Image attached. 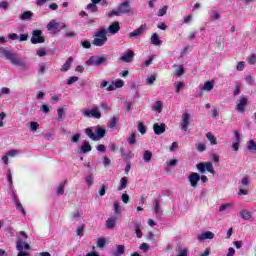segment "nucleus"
Masks as SVG:
<instances>
[{
    "mask_svg": "<svg viewBox=\"0 0 256 256\" xmlns=\"http://www.w3.org/2000/svg\"><path fill=\"white\" fill-rule=\"evenodd\" d=\"M108 40L109 38H107V29L100 28L93 35L92 45H94V47H103V45H105Z\"/></svg>",
    "mask_w": 256,
    "mask_h": 256,
    "instance_id": "obj_1",
    "label": "nucleus"
},
{
    "mask_svg": "<svg viewBox=\"0 0 256 256\" xmlns=\"http://www.w3.org/2000/svg\"><path fill=\"white\" fill-rule=\"evenodd\" d=\"M77 81H79V77L72 76L68 78L67 85H73V83H77Z\"/></svg>",
    "mask_w": 256,
    "mask_h": 256,
    "instance_id": "obj_57",
    "label": "nucleus"
},
{
    "mask_svg": "<svg viewBox=\"0 0 256 256\" xmlns=\"http://www.w3.org/2000/svg\"><path fill=\"white\" fill-rule=\"evenodd\" d=\"M247 149L251 153H256V142H254V140H249L247 142Z\"/></svg>",
    "mask_w": 256,
    "mask_h": 256,
    "instance_id": "obj_28",
    "label": "nucleus"
},
{
    "mask_svg": "<svg viewBox=\"0 0 256 256\" xmlns=\"http://www.w3.org/2000/svg\"><path fill=\"white\" fill-rule=\"evenodd\" d=\"M214 87H215L214 81H207L204 83V86L202 87V91H213Z\"/></svg>",
    "mask_w": 256,
    "mask_h": 256,
    "instance_id": "obj_24",
    "label": "nucleus"
},
{
    "mask_svg": "<svg viewBox=\"0 0 256 256\" xmlns=\"http://www.w3.org/2000/svg\"><path fill=\"white\" fill-rule=\"evenodd\" d=\"M116 224H117V216L110 217L106 220L107 229H115Z\"/></svg>",
    "mask_w": 256,
    "mask_h": 256,
    "instance_id": "obj_19",
    "label": "nucleus"
},
{
    "mask_svg": "<svg viewBox=\"0 0 256 256\" xmlns=\"http://www.w3.org/2000/svg\"><path fill=\"white\" fill-rule=\"evenodd\" d=\"M188 181L190 183V186L193 187V189H197V185L201 181V175H199V173L192 172L188 176Z\"/></svg>",
    "mask_w": 256,
    "mask_h": 256,
    "instance_id": "obj_10",
    "label": "nucleus"
},
{
    "mask_svg": "<svg viewBox=\"0 0 256 256\" xmlns=\"http://www.w3.org/2000/svg\"><path fill=\"white\" fill-rule=\"evenodd\" d=\"M196 149L197 151H199V153H203V151L207 149V146L205 145V143L199 142L198 144H196Z\"/></svg>",
    "mask_w": 256,
    "mask_h": 256,
    "instance_id": "obj_42",
    "label": "nucleus"
},
{
    "mask_svg": "<svg viewBox=\"0 0 256 256\" xmlns=\"http://www.w3.org/2000/svg\"><path fill=\"white\" fill-rule=\"evenodd\" d=\"M123 85H125V83L123 82V80L119 79L116 80L114 86L116 87V89H121V87H123Z\"/></svg>",
    "mask_w": 256,
    "mask_h": 256,
    "instance_id": "obj_64",
    "label": "nucleus"
},
{
    "mask_svg": "<svg viewBox=\"0 0 256 256\" xmlns=\"http://www.w3.org/2000/svg\"><path fill=\"white\" fill-rule=\"evenodd\" d=\"M138 131L141 133V135H145V133H147V128L143 122L138 123Z\"/></svg>",
    "mask_w": 256,
    "mask_h": 256,
    "instance_id": "obj_39",
    "label": "nucleus"
},
{
    "mask_svg": "<svg viewBox=\"0 0 256 256\" xmlns=\"http://www.w3.org/2000/svg\"><path fill=\"white\" fill-rule=\"evenodd\" d=\"M133 57H135V52L128 49L122 56H120V61H123V63H131Z\"/></svg>",
    "mask_w": 256,
    "mask_h": 256,
    "instance_id": "obj_11",
    "label": "nucleus"
},
{
    "mask_svg": "<svg viewBox=\"0 0 256 256\" xmlns=\"http://www.w3.org/2000/svg\"><path fill=\"white\" fill-rule=\"evenodd\" d=\"M154 211H155L156 215H161V213H163V211L159 207V200L154 201Z\"/></svg>",
    "mask_w": 256,
    "mask_h": 256,
    "instance_id": "obj_40",
    "label": "nucleus"
},
{
    "mask_svg": "<svg viewBox=\"0 0 256 256\" xmlns=\"http://www.w3.org/2000/svg\"><path fill=\"white\" fill-rule=\"evenodd\" d=\"M206 138L208 139V141H210L211 145H217V138H215V135H213V133H206Z\"/></svg>",
    "mask_w": 256,
    "mask_h": 256,
    "instance_id": "obj_31",
    "label": "nucleus"
},
{
    "mask_svg": "<svg viewBox=\"0 0 256 256\" xmlns=\"http://www.w3.org/2000/svg\"><path fill=\"white\" fill-rule=\"evenodd\" d=\"M87 9L89 11H91L92 13H97V11H99V8L97 7V4H93V3L88 4Z\"/></svg>",
    "mask_w": 256,
    "mask_h": 256,
    "instance_id": "obj_45",
    "label": "nucleus"
},
{
    "mask_svg": "<svg viewBox=\"0 0 256 256\" xmlns=\"http://www.w3.org/2000/svg\"><path fill=\"white\" fill-rule=\"evenodd\" d=\"M206 171H208V173H211L212 175H215V169L213 168V163L206 162Z\"/></svg>",
    "mask_w": 256,
    "mask_h": 256,
    "instance_id": "obj_41",
    "label": "nucleus"
},
{
    "mask_svg": "<svg viewBox=\"0 0 256 256\" xmlns=\"http://www.w3.org/2000/svg\"><path fill=\"white\" fill-rule=\"evenodd\" d=\"M46 29L48 31H52V33H59V22L55 20H51L48 24Z\"/></svg>",
    "mask_w": 256,
    "mask_h": 256,
    "instance_id": "obj_13",
    "label": "nucleus"
},
{
    "mask_svg": "<svg viewBox=\"0 0 256 256\" xmlns=\"http://www.w3.org/2000/svg\"><path fill=\"white\" fill-rule=\"evenodd\" d=\"M240 94H241V84L239 82H236L234 96L237 97V95H240Z\"/></svg>",
    "mask_w": 256,
    "mask_h": 256,
    "instance_id": "obj_50",
    "label": "nucleus"
},
{
    "mask_svg": "<svg viewBox=\"0 0 256 256\" xmlns=\"http://www.w3.org/2000/svg\"><path fill=\"white\" fill-rule=\"evenodd\" d=\"M105 238H98L97 240V247H99L100 249H103V247H105Z\"/></svg>",
    "mask_w": 256,
    "mask_h": 256,
    "instance_id": "obj_56",
    "label": "nucleus"
},
{
    "mask_svg": "<svg viewBox=\"0 0 256 256\" xmlns=\"http://www.w3.org/2000/svg\"><path fill=\"white\" fill-rule=\"evenodd\" d=\"M32 18H33V12L31 11H25L19 16V19H21V21H29Z\"/></svg>",
    "mask_w": 256,
    "mask_h": 256,
    "instance_id": "obj_21",
    "label": "nucleus"
},
{
    "mask_svg": "<svg viewBox=\"0 0 256 256\" xmlns=\"http://www.w3.org/2000/svg\"><path fill=\"white\" fill-rule=\"evenodd\" d=\"M86 65L88 67H91L92 65H95L97 67V56H91L87 61Z\"/></svg>",
    "mask_w": 256,
    "mask_h": 256,
    "instance_id": "obj_36",
    "label": "nucleus"
},
{
    "mask_svg": "<svg viewBox=\"0 0 256 256\" xmlns=\"http://www.w3.org/2000/svg\"><path fill=\"white\" fill-rule=\"evenodd\" d=\"M155 80H156L155 75H151L146 79V83L147 85H153V83H155Z\"/></svg>",
    "mask_w": 256,
    "mask_h": 256,
    "instance_id": "obj_63",
    "label": "nucleus"
},
{
    "mask_svg": "<svg viewBox=\"0 0 256 256\" xmlns=\"http://www.w3.org/2000/svg\"><path fill=\"white\" fill-rule=\"evenodd\" d=\"M185 73V68L183 66H178L175 71L176 77H181Z\"/></svg>",
    "mask_w": 256,
    "mask_h": 256,
    "instance_id": "obj_48",
    "label": "nucleus"
},
{
    "mask_svg": "<svg viewBox=\"0 0 256 256\" xmlns=\"http://www.w3.org/2000/svg\"><path fill=\"white\" fill-rule=\"evenodd\" d=\"M79 139H81V134L77 133L70 138V141L71 143H79Z\"/></svg>",
    "mask_w": 256,
    "mask_h": 256,
    "instance_id": "obj_53",
    "label": "nucleus"
},
{
    "mask_svg": "<svg viewBox=\"0 0 256 256\" xmlns=\"http://www.w3.org/2000/svg\"><path fill=\"white\" fill-rule=\"evenodd\" d=\"M105 133H106L105 129H103L99 126L96 128V135H97L96 137H97L98 141H99V139H103V137H105Z\"/></svg>",
    "mask_w": 256,
    "mask_h": 256,
    "instance_id": "obj_33",
    "label": "nucleus"
},
{
    "mask_svg": "<svg viewBox=\"0 0 256 256\" xmlns=\"http://www.w3.org/2000/svg\"><path fill=\"white\" fill-rule=\"evenodd\" d=\"M67 184V181H63L59 184L58 188H57V195H63V193H65V185Z\"/></svg>",
    "mask_w": 256,
    "mask_h": 256,
    "instance_id": "obj_34",
    "label": "nucleus"
},
{
    "mask_svg": "<svg viewBox=\"0 0 256 256\" xmlns=\"http://www.w3.org/2000/svg\"><path fill=\"white\" fill-rule=\"evenodd\" d=\"M82 114L84 117L101 119V111H99V106L97 105H93L91 110H84Z\"/></svg>",
    "mask_w": 256,
    "mask_h": 256,
    "instance_id": "obj_5",
    "label": "nucleus"
},
{
    "mask_svg": "<svg viewBox=\"0 0 256 256\" xmlns=\"http://www.w3.org/2000/svg\"><path fill=\"white\" fill-rule=\"evenodd\" d=\"M85 133L90 139H92V141H98L97 135L93 133L91 128H86Z\"/></svg>",
    "mask_w": 256,
    "mask_h": 256,
    "instance_id": "obj_29",
    "label": "nucleus"
},
{
    "mask_svg": "<svg viewBox=\"0 0 256 256\" xmlns=\"http://www.w3.org/2000/svg\"><path fill=\"white\" fill-rule=\"evenodd\" d=\"M16 249L19 251L17 256H29V249H31V245L25 242L23 239L19 238L16 241ZM25 249V251H23Z\"/></svg>",
    "mask_w": 256,
    "mask_h": 256,
    "instance_id": "obj_3",
    "label": "nucleus"
},
{
    "mask_svg": "<svg viewBox=\"0 0 256 256\" xmlns=\"http://www.w3.org/2000/svg\"><path fill=\"white\" fill-rule=\"evenodd\" d=\"M37 129H39V123L37 122H31L30 123V131H37Z\"/></svg>",
    "mask_w": 256,
    "mask_h": 256,
    "instance_id": "obj_61",
    "label": "nucleus"
},
{
    "mask_svg": "<svg viewBox=\"0 0 256 256\" xmlns=\"http://www.w3.org/2000/svg\"><path fill=\"white\" fill-rule=\"evenodd\" d=\"M83 49H91V42L89 40H84L81 42Z\"/></svg>",
    "mask_w": 256,
    "mask_h": 256,
    "instance_id": "obj_58",
    "label": "nucleus"
},
{
    "mask_svg": "<svg viewBox=\"0 0 256 256\" xmlns=\"http://www.w3.org/2000/svg\"><path fill=\"white\" fill-rule=\"evenodd\" d=\"M245 81L248 85H255V79L251 75L246 76Z\"/></svg>",
    "mask_w": 256,
    "mask_h": 256,
    "instance_id": "obj_54",
    "label": "nucleus"
},
{
    "mask_svg": "<svg viewBox=\"0 0 256 256\" xmlns=\"http://www.w3.org/2000/svg\"><path fill=\"white\" fill-rule=\"evenodd\" d=\"M82 153H89L91 151V145L89 144V141L85 140L81 147H80Z\"/></svg>",
    "mask_w": 256,
    "mask_h": 256,
    "instance_id": "obj_25",
    "label": "nucleus"
},
{
    "mask_svg": "<svg viewBox=\"0 0 256 256\" xmlns=\"http://www.w3.org/2000/svg\"><path fill=\"white\" fill-rule=\"evenodd\" d=\"M125 253V246L124 245H117L116 250L112 252V256H121Z\"/></svg>",
    "mask_w": 256,
    "mask_h": 256,
    "instance_id": "obj_20",
    "label": "nucleus"
},
{
    "mask_svg": "<svg viewBox=\"0 0 256 256\" xmlns=\"http://www.w3.org/2000/svg\"><path fill=\"white\" fill-rule=\"evenodd\" d=\"M241 185H242V187H247L249 185V177L248 176H244L241 179Z\"/></svg>",
    "mask_w": 256,
    "mask_h": 256,
    "instance_id": "obj_60",
    "label": "nucleus"
},
{
    "mask_svg": "<svg viewBox=\"0 0 256 256\" xmlns=\"http://www.w3.org/2000/svg\"><path fill=\"white\" fill-rule=\"evenodd\" d=\"M240 216L242 217V219H245V221H249V219H251V212L247 210H242L240 211Z\"/></svg>",
    "mask_w": 256,
    "mask_h": 256,
    "instance_id": "obj_37",
    "label": "nucleus"
},
{
    "mask_svg": "<svg viewBox=\"0 0 256 256\" xmlns=\"http://www.w3.org/2000/svg\"><path fill=\"white\" fill-rule=\"evenodd\" d=\"M58 121H61L65 118V108L60 107L57 109Z\"/></svg>",
    "mask_w": 256,
    "mask_h": 256,
    "instance_id": "obj_38",
    "label": "nucleus"
},
{
    "mask_svg": "<svg viewBox=\"0 0 256 256\" xmlns=\"http://www.w3.org/2000/svg\"><path fill=\"white\" fill-rule=\"evenodd\" d=\"M153 157V153L149 150L144 151L143 154V161H145V163H149V161H151Z\"/></svg>",
    "mask_w": 256,
    "mask_h": 256,
    "instance_id": "obj_32",
    "label": "nucleus"
},
{
    "mask_svg": "<svg viewBox=\"0 0 256 256\" xmlns=\"http://www.w3.org/2000/svg\"><path fill=\"white\" fill-rule=\"evenodd\" d=\"M196 167H197L198 171H200L201 173H205L206 163L201 162V163L197 164Z\"/></svg>",
    "mask_w": 256,
    "mask_h": 256,
    "instance_id": "obj_51",
    "label": "nucleus"
},
{
    "mask_svg": "<svg viewBox=\"0 0 256 256\" xmlns=\"http://www.w3.org/2000/svg\"><path fill=\"white\" fill-rule=\"evenodd\" d=\"M106 191H107V186L104 184L101 186L100 190L98 191V194L100 195V197H103Z\"/></svg>",
    "mask_w": 256,
    "mask_h": 256,
    "instance_id": "obj_62",
    "label": "nucleus"
},
{
    "mask_svg": "<svg viewBox=\"0 0 256 256\" xmlns=\"http://www.w3.org/2000/svg\"><path fill=\"white\" fill-rule=\"evenodd\" d=\"M93 173H90L86 176V183L88 185V187H91L93 185Z\"/></svg>",
    "mask_w": 256,
    "mask_h": 256,
    "instance_id": "obj_46",
    "label": "nucleus"
},
{
    "mask_svg": "<svg viewBox=\"0 0 256 256\" xmlns=\"http://www.w3.org/2000/svg\"><path fill=\"white\" fill-rule=\"evenodd\" d=\"M73 64V57H69L67 61L62 65L60 71L62 73H67L69 69H71V65Z\"/></svg>",
    "mask_w": 256,
    "mask_h": 256,
    "instance_id": "obj_17",
    "label": "nucleus"
},
{
    "mask_svg": "<svg viewBox=\"0 0 256 256\" xmlns=\"http://www.w3.org/2000/svg\"><path fill=\"white\" fill-rule=\"evenodd\" d=\"M129 13H131V5L129 4V1H125L117 7V10L109 12L108 17H119V15H129Z\"/></svg>",
    "mask_w": 256,
    "mask_h": 256,
    "instance_id": "obj_2",
    "label": "nucleus"
},
{
    "mask_svg": "<svg viewBox=\"0 0 256 256\" xmlns=\"http://www.w3.org/2000/svg\"><path fill=\"white\" fill-rule=\"evenodd\" d=\"M247 61L250 65H255L256 63V55L255 54H251L248 58Z\"/></svg>",
    "mask_w": 256,
    "mask_h": 256,
    "instance_id": "obj_55",
    "label": "nucleus"
},
{
    "mask_svg": "<svg viewBox=\"0 0 256 256\" xmlns=\"http://www.w3.org/2000/svg\"><path fill=\"white\" fill-rule=\"evenodd\" d=\"M153 111L161 113L163 111V103L161 101H156L155 105L152 107Z\"/></svg>",
    "mask_w": 256,
    "mask_h": 256,
    "instance_id": "obj_30",
    "label": "nucleus"
},
{
    "mask_svg": "<svg viewBox=\"0 0 256 256\" xmlns=\"http://www.w3.org/2000/svg\"><path fill=\"white\" fill-rule=\"evenodd\" d=\"M128 183L129 179H127V177H122L120 179V186L118 187V191H123V189H127Z\"/></svg>",
    "mask_w": 256,
    "mask_h": 256,
    "instance_id": "obj_27",
    "label": "nucleus"
},
{
    "mask_svg": "<svg viewBox=\"0 0 256 256\" xmlns=\"http://www.w3.org/2000/svg\"><path fill=\"white\" fill-rule=\"evenodd\" d=\"M231 207H233V204L226 203L220 206L219 211L220 212L227 211V209H231Z\"/></svg>",
    "mask_w": 256,
    "mask_h": 256,
    "instance_id": "obj_49",
    "label": "nucleus"
},
{
    "mask_svg": "<svg viewBox=\"0 0 256 256\" xmlns=\"http://www.w3.org/2000/svg\"><path fill=\"white\" fill-rule=\"evenodd\" d=\"M0 55H3V57H5V59H7V61H9V59L13 55V52H11V50H6L5 48L0 47Z\"/></svg>",
    "mask_w": 256,
    "mask_h": 256,
    "instance_id": "obj_23",
    "label": "nucleus"
},
{
    "mask_svg": "<svg viewBox=\"0 0 256 256\" xmlns=\"http://www.w3.org/2000/svg\"><path fill=\"white\" fill-rule=\"evenodd\" d=\"M147 239L148 241H151V243H157V237L155 236V234H153V232H148Z\"/></svg>",
    "mask_w": 256,
    "mask_h": 256,
    "instance_id": "obj_44",
    "label": "nucleus"
},
{
    "mask_svg": "<svg viewBox=\"0 0 256 256\" xmlns=\"http://www.w3.org/2000/svg\"><path fill=\"white\" fill-rule=\"evenodd\" d=\"M107 61L105 56H96V67H101Z\"/></svg>",
    "mask_w": 256,
    "mask_h": 256,
    "instance_id": "obj_35",
    "label": "nucleus"
},
{
    "mask_svg": "<svg viewBox=\"0 0 256 256\" xmlns=\"http://www.w3.org/2000/svg\"><path fill=\"white\" fill-rule=\"evenodd\" d=\"M0 9H3L4 11H7V9H9V2L1 1L0 2Z\"/></svg>",
    "mask_w": 256,
    "mask_h": 256,
    "instance_id": "obj_59",
    "label": "nucleus"
},
{
    "mask_svg": "<svg viewBox=\"0 0 256 256\" xmlns=\"http://www.w3.org/2000/svg\"><path fill=\"white\" fill-rule=\"evenodd\" d=\"M189 125H191V114L184 112L182 114V120H181V130L184 132H187L189 130Z\"/></svg>",
    "mask_w": 256,
    "mask_h": 256,
    "instance_id": "obj_7",
    "label": "nucleus"
},
{
    "mask_svg": "<svg viewBox=\"0 0 256 256\" xmlns=\"http://www.w3.org/2000/svg\"><path fill=\"white\" fill-rule=\"evenodd\" d=\"M167 129V125L165 123H155L153 125V130L155 135H163Z\"/></svg>",
    "mask_w": 256,
    "mask_h": 256,
    "instance_id": "obj_12",
    "label": "nucleus"
},
{
    "mask_svg": "<svg viewBox=\"0 0 256 256\" xmlns=\"http://www.w3.org/2000/svg\"><path fill=\"white\" fill-rule=\"evenodd\" d=\"M141 227H143V224H141V222H137V221L134 222V231L138 239H141V237H143V232L141 231Z\"/></svg>",
    "mask_w": 256,
    "mask_h": 256,
    "instance_id": "obj_18",
    "label": "nucleus"
},
{
    "mask_svg": "<svg viewBox=\"0 0 256 256\" xmlns=\"http://www.w3.org/2000/svg\"><path fill=\"white\" fill-rule=\"evenodd\" d=\"M175 85V93H180L181 88L185 87V84L183 82H177Z\"/></svg>",
    "mask_w": 256,
    "mask_h": 256,
    "instance_id": "obj_52",
    "label": "nucleus"
},
{
    "mask_svg": "<svg viewBox=\"0 0 256 256\" xmlns=\"http://www.w3.org/2000/svg\"><path fill=\"white\" fill-rule=\"evenodd\" d=\"M207 239H215V234L211 231H206L198 235V241H205Z\"/></svg>",
    "mask_w": 256,
    "mask_h": 256,
    "instance_id": "obj_15",
    "label": "nucleus"
},
{
    "mask_svg": "<svg viewBox=\"0 0 256 256\" xmlns=\"http://www.w3.org/2000/svg\"><path fill=\"white\" fill-rule=\"evenodd\" d=\"M145 31H147V24H144V25L142 24L139 26V28L130 32L128 34V36L130 39H137V37H141V35H143V33H145Z\"/></svg>",
    "mask_w": 256,
    "mask_h": 256,
    "instance_id": "obj_9",
    "label": "nucleus"
},
{
    "mask_svg": "<svg viewBox=\"0 0 256 256\" xmlns=\"http://www.w3.org/2000/svg\"><path fill=\"white\" fill-rule=\"evenodd\" d=\"M167 9H169V6H163L157 13L158 17H164V15H167Z\"/></svg>",
    "mask_w": 256,
    "mask_h": 256,
    "instance_id": "obj_43",
    "label": "nucleus"
},
{
    "mask_svg": "<svg viewBox=\"0 0 256 256\" xmlns=\"http://www.w3.org/2000/svg\"><path fill=\"white\" fill-rule=\"evenodd\" d=\"M120 30L121 26L119 25V22H114L108 27L107 32L111 33V35H115L116 33H119Z\"/></svg>",
    "mask_w": 256,
    "mask_h": 256,
    "instance_id": "obj_16",
    "label": "nucleus"
},
{
    "mask_svg": "<svg viewBox=\"0 0 256 256\" xmlns=\"http://www.w3.org/2000/svg\"><path fill=\"white\" fill-rule=\"evenodd\" d=\"M12 201H14L17 211H20L22 215H25L26 212H25V209L23 208V204L19 202V198H17V195H15L14 192L12 193Z\"/></svg>",
    "mask_w": 256,
    "mask_h": 256,
    "instance_id": "obj_14",
    "label": "nucleus"
},
{
    "mask_svg": "<svg viewBox=\"0 0 256 256\" xmlns=\"http://www.w3.org/2000/svg\"><path fill=\"white\" fill-rule=\"evenodd\" d=\"M150 41H151L152 45H156V46H159V45H161V43H163V41H161V39L159 38V35H157V33L152 34Z\"/></svg>",
    "mask_w": 256,
    "mask_h": 256,
    "instance_id": "obj_22",
    "label": "nucleus"
},
{
    "mask_svg": "<svg viewBox=\"0 0 256 256\" xmlns=\"http://www.w3.org/2000/svg\"><path fill=\"white\" fill-rule=\"evenodd\" d=\"M31 43L33 45H37L39 43H45V38L43 37V31L33 30L32 37H31Z\"/></svg>",
    "mask_w": 256,
    "mask_h": 256,
    "instance_id": "obj_6",
    "label": "nucleus"
},
{
    "mask_svg": "<svg viewBox=\"0 0 256 256\" xmlns=\"http://www.w3.org/2000/svg\"><path fill=\"white\" fill-rule=\"evenodd\" d=\"M47 73V63L41 62L38 66V75H45Z\"/></svg>",
    "mask_w": 256,
    "mask_h": 256,
    "instance_id": "obj_26",
    "label": "nucleus"
},
{
    "mask_svg": "<svg viewBox=\"0 0 256 256\" xmlns=\"http://www.w3.org/2000/svg\"><path fill=\"white\" fill-rule=\"evenodd\" d=\"M8 61H10L11 65H15L21 70L27 68V62H25V60H23L22 58L17 57V54L15 53H13L12 56H10Z\"/></svg>",
    "mask_w": 256,
    "mask_h": 256,
    "instance_id": "obj_4",
    "label": "nucleus"
},
{
    "mask_svg": "<svg viewBox=\"0 0 256 256\" xmlns=\"http://www.w3.org/2000/svg\"><path fill=\"white\" fill-rule=\"evenodd\" d=\"M249 103V99H247V97L245 96H240L237 104H236V111L238 113H245V107H247Z\"/></svg>",
    "mask_w": 256,
    "mask_h": 256,
    "instance_id": "obj_8",
    "label": "nucleus"
},
{
    "mask_svg": "<svg viewBox=\"0 0 256 256\" xmlns=\"http://www.w3.org/2000/svg\"><path fill=\"white\" fill-rule=\"evenodd\" d=\"M137 137V134L136 133H132L131 137H129L127 139V142L130 144V145H135V143H137V140L135 139Z\"/></svg>",
    "mask_w": 256,
    "mask_h": 256,
    "instance_id": "obj_47",
    "label": "nucleus"
}]
</instances>
